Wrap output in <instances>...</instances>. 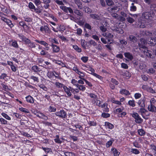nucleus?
<instances>
[{
  "label": "nucleus",
  "instance_id": "nucleus-1",
  "mask_svg": "<svg viewBox=\"0 0 156 156\" xmlns=\"http://www.w3.org/2000/svg\"><path fill=\"white\" fill-rule=\"evenodd\" d=\"M153 34L155 38L151 37L150 40L149 39L147 41H146L144 39L141 38L139 43V45L140 47L142 48H145L147 44H150L151 45H154L156 44V32L154 33Z\"/></svg>",
  "mask_w": 156,
  "mask_h": 156
},
{
  "label": "nucleus",
  "instance_id": "nucleus-2",
  "mask_svg": "<svg viewBox=\"0 0 156 156\" xmlns=\"http://www.w3.org/2000/svg\"><path fill=\"white\" fill-rule=\"evenodd\" d=\"M141 22H139L138 27L141 28L145 27L146 22L148 23L149 20L152 19V16L148 12H145L142 14Z\"/></svg>",
  "mask_w": 156,
  "mask_h": 156
},
{
  "label": "nucleus",
  "instance_id": "nucleus-3",
  "mask_svg": "<svg viewBox=\"0 0 156 156\" xmlns=\"http://www.w3.org/2000/svg\"><path fill=\"white\" fill-rule=\"evenodd\" d=\"M135 119V122L138 123H141L143 121V119L140 117L138 114L135 112L130 114Z\"/></svg>",
  "mask_w": 156,
  "mask_h": 156
},
{
  "label": "nucleus",
  "instance_id": "nucleus-4",
  "mask_svg": "<svg viewBox=\"0 0 156 156\" xmlns=\"http://www.w3.org/2000/svg\"><path fill=\"white\" fill-rule=\"evenodd\" d=\"M73 70L78 75L79 78L83 80V79H85L84 78L85 76V73H84L80 71L76 67H73Z\"/></svg>",
  "mask_w": 156,
  "mask_h": 156
},
{
  "label": "nucleus",
  "instance_id": "nucleus-5",
  "mask_svg": "<svg viewBox=\"0 0 156 156\" xmlns=\"http://www.w3.org/2000/svg\"><path fill=\"white\" fill-rule=\"evenodd\" d=\"M102 35L107 38L108 39V41L109 42H110V44H111L113 43V39H111L110 40L109 39H112L113 37V35L112 34H111L109 32H106V33H103L102 34Z\"/></svg>",
  "mask_w": 156,
  "mask_h": 156
},
{
  "label": "nucleus",
  "instance_id": "nucleus-6",
  "mask_svg": "<svg viewBox=\"0 0 156 156\" xmlns=\"http://www.w3.org/2000/svg\"><path fill=\"white\" fill-rule=\"evenodd\" d=\"M139 112L141 114L144 118L145 119H147V116L149 115L148 112L144 108L140 109Z\"/></svg>",
  "mask_w": 156,
  "mask_h": 156
},
{
  "label": "nucleus",
  "instance_id": "nucleus-7",
  "mask_svg": "<svg viewBox=\"0 0 156 156\" xmlns=\"http://www.w3.org/2000/svg\"><path fill=\"white\" fill-rule=\"evenodd\" d=\"M71 88L72 87H68L66 86L63 87L64 90L68 97H70L72 95L71 92H72V89Z\"/></svg>",
  "mask_w": 156,
  "mask_h": 156
},
{
  "label": "nucleus",
  "instance_id": "nucleus-8",
  "mask_svg": "<svg viewBox=\"0 0 156 156\" xmlns=\"http://www.w3.org/2000/svg\"><path fill=\"white\" fill-rule=\"evenodd\" d=\"M57 116H59L62 118H65L66 117V112L63 110H61L59 112L55 113Z\"/></svg>",
  "mask_w": 156,
  "mask_h": 156
},
{
  "label": "nucleus",
  "instance_id": "nucleus-9",
  "mask_svg": "<svg viewBox=\"0 0 156 156\" xmlns=\"http://www.w3.org/2000/svg\"><path fill=\"white\" fill-rule=\"evenodd\" d=\"M1 20L2 21L6 23L10 27L12 28L14 26V25L12 23L11 21L8 19L4 17H2Z\"/></svg>",
  "mask_w": 156,
  "mask_h": 156
},
{
  "label": "nucleus",
  "instance_id": "nucleus-10",
  "mask_svg": "<svg viewBox=\"0 0 156 156\" xmlns=\"http://www.w3.org/2000/svg\"><path fill=\"white\" fill-rule=\"evenodd\" d=\"M82 66L87 68H84V69H83L84 70L87 72H88L87 70L90 71L91 73H89L91 74H92V73H93L95 71L94 69L90 66H87L85 65H82Z\"/></svg>",
  "mask_w": 156,
  "mask_h": 156
},
{
  "label": "nucleus",
  "instance_id": "nucleus-11",
  "mask_svg": "<svg viewBox=\"0 0 156 156\" xmlns=\"http://www.w3.org/2000/svg\"><path fill=\"white\" fill-rule=\"evenodd\" d=\"M61 9L66 12H68L71 13H73V11L72 9L70 7H67L66 6L61 5L60 7Z\"/></svg>",
  "mask_w": 156,
  "mask_h": 156
},
{
  "label": "nucleus",
  "instance_id": "nucleus-12",
  "mask_svg": "<svg viewBox=\"0 0 156 156\" xmlns=\"http://www.w3.org/2000/svg\"><path fill=\"white\" fill-rule=\"evenodd\" d=\"M92 102L94 105L101 106V101L98 99L97 98L95 100H92Z\"/></svg>",
  "mask_w": 156,
  "mask_h": 156
},
{
  "label": "nucleus",
  "instance_id": "nucleus-13",
  "mask_svg": "<svg viewBox=\"0 0 156 156\" xmlns=\"http://www.w3.org/2000/svg\"><path fill=\"white\" fill-rule=\"evenodd\" d=\"M55 137L54 141L56 143L59 144H61L62 143L63 140V138H60L59 136L58 135H56Z\"/></svg>",
  "mask_w": 156,
  "mask_h": 156
},
{
  "label": "nucleus",
  "instance_id": "nucleus-14",
  "mask_svg": "<svg viewBox=\"0 0 156 156\" xmlns=\"http://www.w3.org/2000/svg\"><path fill=\"white\" fill-rule=\"evenodd\" d=\"M119 92L121 94L125 95H128L130 94L128 90L124 89H121L119 91Z\"/></svg>",
  "mask_w": 156,
  "mask_h": 156
},
{
  "label": "nucleus",
  "instance_id": "nucleus-15",
  "mask_svg": "<svg viewBox=\"0 0 156 156\" xmlns=\"http://www.w3.org/2000/svg\"><path fill=\"white\" fill-rule=\"evenodd\" d=\"M120 8H118L117 7H110L108 8V11L110 12H116L119 10Z\"/></svg>",
  "mask_w": 156,
  "mask_h": 156
},
{
  "label": "nucleus",
  "instance_id": "nucleus-16",
  "mask_svg": "<svg viewBox=\"0 0 156 156\" xmlns=\"http://www.w3.org/2000/svg\"><path fill=\"white\" fill-rule=\"evenodd\" d=\"M26 100L27 102L30 103H34V100L32 97L30 96H28L26 98Z\"/></svg>",
  "mask_w": 156,
  "mask_h": 156
},
{
  "label": "nucleus",
  "instance_id": "nucleus-17",
  "mask_svg": "<svg viewBox=\"0 0 156 156\" xmlns=\"http://www.w3.org/2000/svg\"><path fill=\"white\" fill-rule=\"evenodd\" d=\"M145 100L144 98L140 100L138 102L139 105L142 108H144L145 106Z\"/></svg>",
  "mask_w": 156,
  "mask_h": 156
},
{
  "label": "nucleus",
  "instance_id": "nucleus-18",
  "mask_svg": "<svg viewBox=\"0 0 156 156\" xmlns=\"http://www.w3.org/2000/svg\"><path fill=\"white\" fill-rule=\"evenodd\" d=\"M105 126L107 129H113L114 127L113 125L108 122H105Z\"/></svg>",
  "mask_w": 156,
  "mask_h": 156
},
{
  "label": "nucleus",
  "instance_id": "nucleus-19",
  "mask_svg": "<svg viewBox=\"0 0 156 156\" xmlns=\"http://www.w3.org/2000/svg\"><path fill=\"white\" fill-rule=\"evenodd\" d=\"M111 152L112 153L114 156H119L120 152L115 148H112L111 149Z\"/></svg>",
  "mask_w": 156,
  "mask_h": 156
},
{
  "label": "nucleus",
  "instance_id": "nucleus-20",
  "mask_svg": "<svg viewBox=\"0 0 156 156\" xmlns=\"http://www.w3.org/2000/svg\"><path fill=\"white\" fill-rule=\"evenodd\" d=\"M151 51H148V50L146 49L144 51V55L147 57L152 58V55L150 52Z\"/></svg>",
  "mask_w": 156,
  "mask_h": 156
},
{
  "label": "nucleus",
  "instance_id": "nucleus-21",
  "mask_svg": "<svg viewBox=\"0 0 156 156\" xmlns=\"http://www.w3.org/2000/svg\"><path fill=\"white\" fill-rule=\"evenodd\" d=\"M49 29L47 26H42L41 27L40 30L43 33H46L48 32Z\"/></svg>",
  "mask_w": 156,
  "mask_h": 156
},
{
  "label": "nucleus",
  "instance_id": "nucleus-22",
  "mask_svg": "<svg viewBox=\"0 0 156 156\" xmlns=\"http://www.w3.org/2000/svg\"><path fill=\"white\" fill-rule=\"evenodd\" d=\"M124 55L126 58H127L130 60H132L133 59L132 55L129 52L125 53Z\"/></svg>",
  "mask_w": 156,
  "mask_h": 156
},
{
  "label": "nucleus",
  "instance_id": "nucleus-23",
  "mask_svg": "<svg viewBox=\"0 0 156 156\" xmlns=\"http://www.w3.org/2000/svg\"><path fill=\"white\" fill-rule=\"evenodd\" d=\"M52 46L54 52H58L59 51L60 48L59 47L53 44L52 45Z\"/></svg>",
  "mask_w": 156,
  "mask_h": 156
},
{
  "label": "nucleus",
  "instance_id": "nucleus-24",
  "mask_svg": "<svg viewBox=\"0 0 156 156\" xmlns=\"http://www.w3.org/2000/svg\"><path fill=\"white\" fill-rule=\"evenodd\" d=\"M148 109L149 111L151 112H156V108L151 105L148 106Z\"/></svg>",
  "mask_w": 156,
  "mask_h": 156
},
{
  "label": "nucleus",
  "instance_id": "nucleus-25",
  "mask_svg": "<svg viewBox=\"0 0 156 156\" xmlns=\"http://www.w3.org/2000/svg\"><path fill=\"white\" fill-rule=\"evenodd\" d=\"M111 29L113 30H115L118 33H119L121 34H123L124 32L123 30L122 29L120 28H114L112 27H111Z\"/></svg>",
  "mask_w": 156,
  "mask_h": 156
},
{
  "label": "nucleus",
  "instance_id": "nucleus-26",
  "mask_svg": "<svg viewBox=\"0 0 156 156\" xmlns=\"http://www.w3.org/2000/svg\"><path fill=\"white\" fill-rule=\"evenodd\" d=\"M54 84L56 87L58 88H61L62 87L63 88V87L64 86L62 83L58 82L55 83Z\"/></svg>",
  "mask_w": 156,
  "mask_h": 156
},
{
  "label": "nucleus",
  "instance_id": "nucleus-27",
  "mask_svg": "<svg viewBox=\"0 0 156 156\" xmlns=\"http://www.w3.org/2000/svg\"><path fill=\"white\" fill-rule=\"evenodd\" d=\"M32 69L34 72H40V70L38 68L37 66H34L32 68Z\"/></svg>",
  "mask_w": 156,
  "mask_h": 156
},
{
  "label": "nucleus",
  "instance_id": "nucleus-28",
  "mask_svg": "<svg viewBox=\"0 0 156 156\" xmlns=\"http://www.w3.org/2000/svg\"><path fill=\"white\" fill-rule=\"evenodd\" d=\"M138 134L141 136H143L144 135L145 133V131L144 130L141 129H138Z\"/></svg>",
  "mask_w": 156,
  "mask_h": 156
},
{
  "label": "nucleus",
  "instance_id": "nucleus-29",
  "mask_svg": "<svg viewBox=\"0 0 156 156\" xmlns=\"http://www.w3.org/2000/svg\"><path fill=\"white\" fill-rule=\"evenodd\" d=\"M131 152L133 153L138 154L140 153V151L137 149L135 148H132L131 150Z\"/></svg>",
  "mask_w": 156,
  "mask_h": 156
},
{
  "label": "nucleus",
  "instance_id": "nucleus-30",
  "mask_svg": "<svg viewBox=\"0 0 156 156\" xmlns=\"http://www.w3.org/2000/svg\"><path fill=\"white\" fill-rule=\"evenodd\" d=\"M71 83L74 86L77 87L79 85V84L78 83V81L75 79H72L71 80Z\"/></svg>",
  "mask_w": 156,
  "mask_h": 156
},
{
  "label": "nucleus",
  "instance_id": "nucleus-31",
  "mask_svg": "<svg viewBox=\"0 0 156 156\" xmlns=\"http://www.w3.org/2000/svg\"><path fill=\"white\" fill-rule=\"evenodd\" d=\"M7 75L5 73H3L0 76V78L1 79H3L5 80V81H7Z\"/></svg>",
  "mask_w": 156,
  "mask_h": 156
},
{
  "label": "nucleus",
  "instance_id": "nucleus-32",
  "mask_svg": "<svg viewBox=\"0 0 156 156\" xmlns=\"http://www.w3.org/2000/svg\"><path fill=\"white\" fill-rule=\"evenodd\" d=\"M111 101L112 103L119 105H122V103L120 102V101H119L116 100L114 98L112 99Z\"/></svg>",
  "mask_w": 156,
  "mask_h": 156
},
{
  "label": "nucleus",
  "instance_id": "nucleus-33",
  "mask_svg": "<svg viewBox=\"0 0 156 156\" xmlns=\"http://www.w3.org/2000/svg\"><path fill=\"white\" fill-rule=\"evenodd\" d=\"M1 115L3 117L8 120H10L11 119V118L5 113H2L1 114Z\"/></svg>",
  "mask_w": 156,
  "mask_h": 156
},
{
  "label": "nucleus",
  "instance_id": "nucleus-34",
  "mask_svg": "<svg viewBox=\"0 0 156 156\" xmlns=\"http://www.w3.org/2000/svg\"><path fill=\"white\" fill-rule=\"evenodd\" d=\"M75 2L76 3L78 8L80 9H81L82 7L81 2L80 0H74Z\"/></svg>",
  "mask_w": 156,
  "mask_h": 156
},
{
  "label": "nucleus",
  "instance_id": "nucleus-35",
  "mask_svg": "<svg viewBox=\"0 0 156 156\" xmlns=\"http://www.w3.org/2000/svg\"><path fill=\"white\" fill-rule=\"evenodd\" d=\"M106 23L105 26V27L104 25L101 26L100 27V29L101 30L103 33L104 32H105L107 30V28L106 27L107 26V23Z\"/></svg>",
  "mask_w": 156,
  "mask_h": 156
},
{
  "label": "nucleus",
  "instance_id": "nucleus-36",
  "mask_svg": "<svg viewBox=\"0 0 156 156\" xmlns=\"http://www.w3.org/2000/svg\"><path fill=\"white\" fill-rule=\"evenodd\" d=\"M30 79L33 80L34 82L38 83L39 81V79L38 77L33 76H31Z\"/></svg>",
  "mask_w": 156,
  "mask_h": 156
},
{
  "label": "nucleus",
  "instance_id": "nucleus-37",
  "mask_svg": "<svg viewBox=\"0 0 156 156\" xmlns=\"http://www.w3.org/2000/svg\"><path fill=\"white\" fill-rule=\"evenodd\" d=\"M114 141V140H111L108 141L106 144V146L107 147H108L110 146H111L112 143Z\"/></svg>",
  "mask_w": 156,
  "mask_h": 156
},
{
  "label": "nucleus",
  "instance_id": "nucleus-38",
  "mask_svg": "<svg viewBox=\"0 0 156 156\" xmlns=\"http://www.w3.org/2000/svg\"><path fill=\"white\" fill-rule=\"evenodd\" d=\"M48 110L50 112H54L56 111V108L53 106H50L48 108Z\"/></svg>",
  "mask_w": 156,
  "mask_h": 156
},
{
  "label": "nucleus",
  "instance_id": "nucleus-39",
  "mask_svg": "<svg viewBox=\"0 0 156 156\" xmlns=\"http://www.w3.org/2000/svg\"><path fill=\"white\" fill-rule=\"evenodd\" d=\"M19 110L21 112H23L26 113H29V112L28 109L24 108L23 107L20 108Z\"/></svg>",
  "mask_w": 156,
  "mask_h": 156
},
{
  "label": "nucleus",
  "instance_id": "nucleus-40",
  "mask_svg": "<svg viewBox=\"0 0 156 156\" xmlns=\"http://www.w3.org/2000/svg\"><path fill=\"white\" fill-rule=\"evenodd\" d=\"M129 39L130 41L133 42H136L137 40L136 38L133 35L130 36Z\"/></svg>",
  "mask_w": 156,
  "mask_h": 156
},
{
  "label": "nucleus",
  "instance_id": "nucleus-41",
  "mask_svg": "<svg viewBox=\"0 0 156 156\" xmlns=\"http://www.w3.org/2000/svg\"><path fill=\"white\" fill-rule=\"evenodd\" d=\"M49 78H52L54 76H55V74H54V73L48 71L47 74Z\"/></svg>",
  "mask_w": 156,
  "mask_h": 156
},
{
  "label": "nucleus",
  "instance_id": "nucleus-42",
  "mask_svg": "<svg viewBox=\"0 0 156 156\" xmlns=\"http://www.w3.org/2000/svg\"><path fill=\"white\" fill-rule=\"evenodd\" d=\"M129 105L133 107L135 106V101L134 100H129L128 102Z\"/></svg>",
  "mask_w": 156,
  "mask_h": 156
},
{
  "label": "nucleus",
  "instance_id": "nucleus-43",
  "mask_svg": "<svg viewBox=\"0 0 156 156\" xmlns=\"http://www.w3.org/2000/svg\"><path fill=\"white\" fill-rule=\"evenodd\" d=\"M126 20L129 23H132L135 21L134 19L130 17H128Z\"/></svg>",
  "mask_w": 156,
  "mask_h": 156
},
{
  "label": "nucleus",
  "instance_id": "nucleus-44",
  "mask_svg": "<svg viewBox=\"0 0 156 156\" xmlns=\"http://www.w3.org/2000/svg\"><path fill=\"white\" fill-rule=\"evenodd\" d=\"M28 7L30 9H31L34 10L35 9V6L33 4V3L31 2H29L28 5Z\"/></svg>",
  "mask_w": 156,
  "mask_h": 156
},
{
  "label": "nucleus",
  "instance_id": "nucleus-45",
  "mask_svg": "<svg viewBox=\"0 0 156 156\" xmlns=\"http://www.w3.org/2000/svg\"><path fill=\"white\" fill-rule=\"evenodd\" d=\"M107 104L105 103L102 105H101V106L100 107L102 108H104L105 109V111L106 112H108V109L107 107Z\"/></svg>",
  "mask_w": 156,
  "mask_h": 156
},
{
  "label": "nucleus",
  "instance_id": "nucleus-46",
  "mask_svg": "<svg viewBox=\"0 0 156 156\" xmlns=\"http://www.w3.org/2000/svg\"><path fill=\"white\" fill-rule=\"evenodd\" d=\"M89 95L91 98H92V100H95L98 98L97 96L93 93H90Z\"/></svg>",
  "mask_w": 156,
  "mask_h": 156
},
{
  "label": "nucleus",
  "instance_id": "nucleus-47",
  "mask_svg": "<svg viewBox=\"0 0 156 156\" xmlns=\"http://www.w3.org/2000/svg\"><path fill=\"white\" fill-rule=\"evenodd\" d=\"M77 87L78 88L79 90L83 91L85 90L86 89L85 87L83 85H79Z\"/></svg>",
  "mask_w": 156,
  "mask_h": 156
},
{
  "label": "nucleus",
  "instance_id": "nucleus-48",
  "mask_svg": "<svg viewBox=\"0 0 156 156\" xmlns=\"http://www.w3.org/2000/svg\"><path fill=\"white\" fill-rule=\"evenodd\" d=\"M92 75L100 80H101V79L102 78V77L101 76L96 74V73H94V72L93 73H92Z\"/></svg>",
  "mask_w": 156,
  "mask_h": 156
},
{
  "label": "nucleus",
  "instance_id": "nucleus-49",
  "mask_svg": "<svg viewBox=\"0 0 156 156\" xmlns=\"http://www.w3.org/2000/svg\"><path fill=\"white\" fill-rule=\"evenodd\" d=\"M65 154L66 156H75V155L74 153L70 152H66Z\"/></svg>",
  "mask_w": 156,
  "mask_h": 156
},
{
  "label": "nucleus",
  "instance_id": "nucleus-50",
  "mask_svg": "<svg viewBox=\"0 0 156 156\" xmlns=\"http://www.w3.org/2000/svg\"><path fill=\"white\" fill-rule=\"evenodd\" d=\"M124 108L123 107L121 108H119L116 109V111L117 113H119L122 112L124 109Z\"/></svg>",
  "mask_w": 156,
  "mask_h": 156
},
{
  "label": "nucleus",
  "instance_id": "nucleus-51",
  "mask_svg": "<svg viewBox=\"0 0 156 156\" xmlns=\"http://www.w3.org/2000/svg\"><path fill=\"white\" fill-rule=\"evenodd\" d=\"M107 5H112L114 4V2L112 0H105Z\"/></svg>",
  "mask_w": 156,
  "mask_h": 156
},
{
  "label": "nucleus",
  "instance_id": "nucleus-52",
  "mask_svg": "<svg viewBox=\"0 0 156 156\" xmlns=\"http://www.w3.org/2000/svg\"><path fill=\"white\" fill-rule=\"evenodd\" d=\"M84 11L86 12L89 13H90L91 11V10L89 7L87 6L84 7Z\"/></svg>",
  "mask_w": 156,
  "mask_h": 156
},
{
  "label": "nucleus",
  "instance_id": "nucleus-53",
  "mask_svg": "<svg viewBox=\"0 0 156 156\" xmlns=\"http://www.w3.org/2000/svg\"><path fill=\"white\" fill-rule=\"evenodd\" d=\"M0 122L2 124L5 125L7 124V121L2 118H0Z\"/></svg>",
  "mask_w": 156,
  "mask_h": 156
},
{
  "label": "nucleus",
  "instance_id": "nucleus-54",
  "mask_svg": "<svg viewBox=\"0 0 156 156\" xmlns=\"http://www.w3.org/2000/svg\"><path fill=\"white\" fill-rule=\"evenodd\" d=\"M20 26L23 27L24 28L27 27V26L25 24V23L23 21H20L19 22Z\"/></svg>",
  "mask_w": 156,
  "mask_h": 156
},
{
  "label": "nucleus",
  "instance_id": "nucleus-55",
  "mask_svg": "<svg viewBox=\"0 0 156 156\" xmlns=\"http://www.w3.org/2000/svg\"><path fill=\"white\" fill-rule=\"evenodd\" d=\"M88 59V58L87 56H83L81 58V60L84 63L86 62Z\"/></svg>",
  "mask_w": 156,
  "mask_h": 156
},
{
  "label": "nucleus",
  "instance_id": "nucleus-56",
  "mask_svg": "<svg viewBox=\"0 0 156 156\" xmlns=\"http://www.w3.org/2000/svg\"><path fill=\"white\" fill-rule=\"evenodd\" d=\"M147 72L148 73L153 74L155 73V70L152 68H151L147 70Z\"/></svg>",
  "mask_w": 156,
  "mask_h": 156
},
{
  "label": "nucleus",
  "instance_id": "nucleus-57",
  "mask_svg": "<svg viewBox=\"0 0 156 156\" xmlns=\"http://www.w3.org/2000/svg\"><path fill=\"white\" fill-rule=\"evenodd\" d=\"M147 36L152 37L153 36V34L148 31H146L145 32H143Z\"/></svg>",
  "mask_w": 156,
  "mask_h": 156
},
{
  "label": "nucleus",
  "instance_id": "nucleus-58",
  "mask_svg": "<svg viewBox=\"0 0 156 156\" xmlns=\"http://www.w3.org/2000/svg\"><path fill=\"white\" fill-rule=\"evenodd\" d=\"M141 96V94L139 93H136L134 94V97L136 99H138L140 98Z\"/></svg>",
  "mask_w": 156,
  "mask_h": 156
},
{
  "label": "nucleus",
  "instance_id": "nucleus-59",
  "mask_svg": "<svg viewBox=\"0 0 156 156\" xmlns=\"http://www.w3.org/2000/svg\"><path fill=\"white\" fill-rule=\"evenodd\" d=\"M12 45L15 48H17L18 47V45L16 41H12Z\"/></svg>",
  "mask_w": 156,
  "mask_h": 156
},
{
  "label": "nucleus",
  "instance_id": "nucleus-60",
  "mask_svg": "<svg viewBox=\"0 0 156 156\" xmlns=\"http://www.w3.org/2000/svg\"><path fill=\"white\" fill-rule=\"evenodd\" d=\"M121 66L122 68L125 69H127L128 67L127 65L124 63H122L121 64Z\"/></svg>",
  "mask_w": 156,
  "mask_h": 156
},
{
  "label": "nucleus",
  "instance_id": "nucleus-61",
  "mask_svg": "<svg viewBox=\"0 0 156 156\" xmlns=\"http://www.w3.org/2000/svg\"><path fill=\"white\" fill-rule=\"evenodd\" d=\"M71 89H72V92L74 94H75L76 93H77L79 92V89H73L72 87V88H71Z\"/></svg>",
  "mask_w": 156,
  "mask_h": 156
},
{
  "label": "nucleus",
  "instance_id": "nucleus-62",
  "mask_svg": "<svg viewBox=\"0 0 156 156\" xmlns=\"http://www.w3.org/2000/svg\"><path fill=\"white\" fill-rule=\"evenodd\" d=\"M90 16L93 19H99V17L96 14H90Z\"/></svg>",
  "mask_w": 156,
  "mask_h": 156
},
{
  "label": "nucleus",
  "instance_id": "nucleus-63",
  "mask_svg": "<svg viewBox=\"0 0 156 156\" xmlns=\"http://www.w3.org/2000/svg\"><path fill=\"white\" fill-rule=\"evenodd\" d=\"M29 46L31 48H34L36 46L35 44L33 42H31L30 41V43L28 44Z\"/></svg>",
  "mask_w": 156,
  "mask_h": 156
},
{
  "label": "nucleus",
  "instance_id": "nucleus-64",
  "mask_svg": "<svg viewBox=\"0 0 156 156\" xmlns=\"http://www.w3.org/2000/svg\"><path fill=\"white\" fill-rule=\"evenodd\" d=\"M83 81H84L85 82L86 84H87L89 86L91 87L92 86V85L91 83L88 81L86 79H83Z\"/></svg>",
  "mask_w": 156,
  "mask_h": 156
}]
</instances>
